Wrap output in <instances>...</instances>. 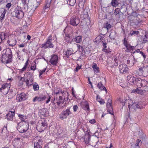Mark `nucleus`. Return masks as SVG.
Instances as JSON below:
<instances>
[{"instance_id":"22","label":"nucleus","mask_w":148,"mask_h":148,"mask_svg":"<svg viewBox=\"0 0 148 148\" xmlns=\"http://www.w3.org/2000/svg\"><path fill=\"white\" fill-rule=\"evenodd\" d=\"M136 62L134 56H132L130 57L129 59L127 60V63L129 64L130 66H133Z\"/></svg>"},{"instance_id":"8","label":"nucleus","mask_w":148,"mask_h":148,"mask_svg":"<svg viewBox=\"0 0 148 148\" xmlns=\"http://www.w3.org/2000/svg\"><path fill=\"white\" fill-rule=\"evenodd\" d=\"M10 87V83H5L1 86L0 88V91L2 92L4 95H6L8 93V90Z\"/></svg>"},{"instance_id":"26","label":"nucleus","mask_w":148,"mask_h":148,"mask_svg":"<svg viewBox=\"0 0 148 148\" xmlns=\"http://www.w3.org/2000/svg\"><path fill=\"white\" fill-rule=\"evenodd\" d=\"M7 42L10 46L13 47L16 45V41L15 40L12 39L10 40H8L7 41Z\"/></svg>"},{"instance_id":"40","label":"nucleus","mask_w":148,"mask_h":148,"mask_svg":"<svg viewBox=\"0 0 148 148\" xmlns=\"http://www.w3.org/2000/svg\"><path fill=\"white\" fill-rule=\"evenodd\" d=\"M136 52L137 53H139L142 55L143 56L144 58L145 59L146 57V55L144 54V53L142 51H141L139 49H138L136 50Z\"/></svg>"},{"instance_id":"29","label":"nucleus","mask_w":148,"mask_h":148,"mask_svg":"<svg viewBox=\"0 0 148 148\" xmlns=\"http://www.w3.org/2000/svg\"><path fill=\"white\" fill-rule=\"evenodd\" d=\"M66 41L69 43H71L73 41V39L70 36L69 34H66V37L65 38Z\"/></svg>"},{"instance_id":"21","label":"nucleus","mask_w":148,"mask_h":148,"mask_svg":"<svg viewBox=\"0 0 148 148\" xmlns=\"http://www.w3.org/2000/svg\"><path fill=\"white\" fill-rule=\"evenodd\" d=\"M123 44L124 46H125V47H126L128 50L129 51L132 50L134 49V47L131 46L130 44L128 43L127 39L125 38H124V39Z\"/></svg>"},{"instance_id":"6","label":"nucleus","mask_w":148,"mask_h":148,"mask_svg":"<svg viewBox=\"0 0 148 148\" xmlns=\"http://www.w3.org/2000/svg\"><path fill=\"white\" fill-rule=\"evenodd\" d=\"M138 73L139 75L144 77L147 76L148 75V66L146 65L139 68Z\"/></svg>"},{"instance_id":"2","label":"nucleus","mask_w":148,"mask_h":148,"mask_svg":"<svg viewBox=\"0 0 148 148\" xmlns=\"http://www.w3.org/2000/svg\"><path fill=\"white\" fill-rule=\"evenodd\" d=\"M127 103H128V107L130 110L131 109L133 111H135L137 109H141L143 107V106L142 105L141 102H136L134 103L132 101L130 100H126L124 103L123 106Z\"/></svg>"},{"instance_id":"63","label":"nucleus","mask_w":148,"mask_h":148,"mask_svg":"<svg viewBox=\"0 0 148 148\" xmlns=\"http://www.w3.org/2000/svg\"><path fill=\"white\" fill-rule=\"evenodd\" d=\"M18 116L21 119L23 120V119H24L23 117L24 116L23 115L18 114Z\"/></svg>"},{"instance_id":"35","label":"nucleus","mask_w":148,"mask_h":148,"mask_svg":"<svg viewBox=\"0 0 148 148\" xmlns=\"http://www.w3.org/2000/svg\"><path fill=\"white\" fill-rule=\"evenodd\" d=\"M111 4L113 7H116L118 5L119 3L117 0H112Z\"/></svg>"},{"instance_id":"3","label":"nucleus","mask_w":148,"mask_h":148,"mask_svg":"<svg viewBox=\"0 0 148 148\" xmlns=\"http://www.w3.org/2000/svg\"><path fill=\"white\" fill-rule=\"evenodd\" d=\"M29 124L26 122H22L18 123L17 129L21 133H24L26 132L29 129Z\"/></svg>"},{"instance_id":"20","label":"nucleus","mask_w":148,"mask_h":148,"mask_svg":"<svg viewBox=\"0 0 148 148\" xmlns=\"http://www.w3.org/2000/svg\"><path fill=\"white\" fill-rule=\"evenodd\" d=\"M15 14V16L19 19L22 18L24 16V13L22 10H16L13 12Z\"/></svg>"},{"instance_id":"51","label":"nucleus","mask_w":148,"mask_h":148,"mask_svg":"<svg viewBox=\"0 0 148 148\" xmlns=\"http://www.w3.org/2000/svg\"><path fill=\"white\" fill-rule=\"evenodd\" d=\"M102 51L107 53H110L111 51L110 49H103Z\"/></svg>"},{"instance_id":"32","label":"nucleus","mask_w":148,"mask_h":148,"mask_svg":"<svg viewBox=\"0 0 148 148\" xmlns=\"http://www.w3.org/2000/svg\"><path fill=\"white\" fill-rule=\"evenodd\" d=\"M51 0H47L46 2L44 8V10H46V9L49 8L51 3Z\"/></svg>"},{"instance_id":"18","label":"nucleus","mask_w":148,"mask_h":148,"mask_svg":"<svg viewBox=\"0 0 148 148\" xmlns=\"http://www.w3.org/2000/svg\"><path fill=\"white\" fill-rule=\"evenodd\" d=\"M138 79L137 85L138 86L144 87L146 86L148 84V82L144 79H142L139 77Z\"/></svg>"},{"instance_id":"19","label":"nucleus","mask_w":148,"mask_h":148,"mask_svg":"<svg viewBox=\"0 0 148 148\" xmlns=\"http://www.w3.org/2000/svg\"><path fill=\"white\" fill-rule=\"evenodd\" d=\"M22 140L20 138H15L13 142L14 145L15 147L18 148L20 146Z\"/></svg>"},{"instance_id":"12","label":"nucleus","mask_w":148,"mask_h":148,"mask_svg":"<svg viewBox=\"0 0 148 148\" xmlns=\"http://www.w3.org/2000/svg\"><path fill=\"white\" fill-rule=\"evenodd\" d=\"M79 20L77 17L73 16L70 20V24L73 26H77L79 23Z\"/></svg>"},{"instance_id":"25","label":"nucleus","mask_w":148,"mask_h":148,"mask_svg":"<svg viewBox=\"0 0 148 148\" xmlns=\"http://www.w3.org/2000/svg\"><path fill=\"white\" fill-rule=\"evenodd\" d=\"M33 82V77L30 75V77L26 81V84L28 86L31 85Z\"/></svg>"},{"instance_id":"4","label":"nucleus","mask_w":148,"mask_h":148,"mask_svg":"<svg viewBox=\"0 0 148 148\" xmlns=\"http://www.w3.org/2000/svg\"><path fill=\"white\" fill-rule=\"evenodd\" d=\"M54 94L55 95L54 100L57 101L56 103L57 105L59 106L60 104L63 103L64 100L61 96L63 94L61 90H59L57 92L55 91Z\"/></svg>"},{"instance_id":"59","label":"nucleus","mask_w":148,"mask_h":148,"mask_svg":"<svg viewBox=\"0 0 148 148\" xmlns=\"http://www.w3.org/2000/svg\"><path fill=\"white\" fill-rule=\"evenodd\" d=\"M81 66H77V67H76L75 69V71L76 72H77L78 70L80 69H81Z\"/></svg>"},{"instance_id":"14","label":"nucleus","mask_w":148,"mask_h":148,"mask_svg":"<svg viewBox=\"0 0 148 148\" xmlns=\"http://www.w3.org/2000/svg\"><path fill=\"white\" fill-rule=\"evenodd\" d=\"M47 123L45 121L42 122L41 124L37 125L36 128L40 132L43 131L47 126Z\"/></svg>"},{"instance_id":"31","label":"nucleus","mask_w":148,"mask_h":148,"mask_svg":"<svg viewBox=\"0 0 148 148\" xmlns=\"http://www.w3.org/2000/svg\"><path fill=\"white\" fill-rule=\"evenodd\" d=\"M72 51L71 49H67V51L64 54L66 56L67 58H69V56L72 54Z\"/></svg>"},{"instance_id":"10","label":"nucleus","mask_w":148,"mask_h":148,"mask_svg":"<svg viewBox=\"0 0 148 148\" xmlns=\"http://www.w3.org/2000/svg\"><path fill=\"white\" fill-rule=\"evenodd\" d=\"M91 136L89 134V132L88 130L85 132L84 136L82 137L81 139H83L86 145H89V142Z\"/></svg>"},{"instance_id":"28","label":"nucleus","mask_w":148,"mask_h":148,"mask_svg":"<svg viewBox=\"0 0 148 148\" xmlns=\"http://www.w3.org/2000/svg\"><path fill=\"white\" fill-rule=\"evenodd\" d=\"M73 41L77 43H80L82 41V37L81 36H75L73 39Z\"/></svg>"},{"instance_id":"44","label":"nucleus","mask_w":148,"mask_h":148,"mask_svg":"<svg viewBox=\"0 0 148 148\" xmlns=\"http://www.w3.org/2000/svg\"><path fill=\"white\" fill-rule=\"evenodd\" d=\"M36 4L34 5V6L36 8L40 5L41 1V0H36Z\"/></svg>"},{"instance_id":"34","label":"nucleus","mask_w":148,"mask_h":148,"mask_svg":"<svg viewBox=\"0 0 148 148\" xmlns=\"http://www.w3.org/2000/svg\"><path fill=\"white\" fill-rule=\"evenodd\" d=\"M134 23L136 25H138L143 22L142 20L140 19L138 17L136 18V19L134 20Z\"/></svg>"},{"instance_id":"45","label":"nucleus","mask_w":148,"mask_h":148,"mask_svg":"<svg viewBox=\"0 0 148 148\" xmlns=\"http://www.w3.org/2000/svg\"><path fill=\"white\" fill-rule=\"evenodd\" d=\"M7 128L6 127H4L2 130H1V133H0V134L2 135H4L5 134H4V133H5V132H7Z\"/></svg>"},{"instance_id":"27","label":"nucleus","mask_w":148,"mask_h":148,"mask_svg":"<svg viewBox=\"0 0 148 148\" xmlns=\"http://www.w3.org/2000/svg\"><path fill=\"white\" fill-rule=\"evenodd\" d=\"M39 113L42 115L46 116L48 114V112L46 109L43 108L40 109L39 112Z\"/></svg>"},{"instance_id":"1","label":"nucleus","mask_w":148,"mask_h":148,"mask_svg":"<svg viewBox=\"0 0 148 148\" xmlns=\"http://www.w3.org/2000/svg\"><path fill=\"white\" fill-rule=\"evenodd\" d=\"M3 53L1 57V60L4 64L10 63L12 60V54L11 49L7 48L3 51Z\"/></svg>"},{"instance_id":"50","label":"nucleus","mask_w":148,"mask_h":148,"mask_svg":"<svg viewBox=\"0 0 148 148\" xmlns=\"http://www.w3.org/2000/svg\"><path fill=\"white\" fill-rule=\"evenodd\" d=\"M139 33V32L138 31H134L133 32L130 33L131 35L132 36L134 34L137 35Z\"/></svg>"},{"instance_id":"46","label":"nucleus","mask_w":148,"mask_h":148,"mask_svg":"<svg viewBox=\"0 0 148 148\" xmlns=\"http://www.w3.org/2000/svg\"><path fill=\"white\" fill-rule=\"evenodd\" d=\"M148 39V36L147 35H145V37L143 38L142 43H145L147 41V39Z\"/></svg>"},{"instance_id":"36","label":"nucleus","mask_w":148,"mask_h":148,"mask_svg":"<svg viewBox=\"0 0 148 148\" xmlns=\"http://www.w3.org/2000/svg\"><path fill=\"white\" fill-rule=\"evenodd\" d=\"M97 100L101 104H103L105 103L104 100L100 98L98 95L97 96Z\"/></svg>"},{"instance_id":"7","label":"nucleus","mask_w":148,"mask_h":148,"mask_svg":"<svg viewBox=\"0 0 148 148\" xmlns=\"http://www.w3.org/2000/svg\"><path fill=\"white\" fill-rule=\"evenodd\" d=\"M51 37L52 36L51 35L49 36L46 43L42 45L41 46L42 48L46 49L53 47V45L51 42L52 41Z\"/></svg>"},{"instance_id":"62","label":"nucleus","mask_w":148,"mask_h":148,"mask_svg":"<svg viewBox=\"0 0 148 148\" xmlns=\"http://www.w3.org/2000/svg\"><path fill=\"white\" fill-rule=\"evenodd\" d=\"M27 67L24 66L23 68L20 70V71L22 72L25 70Z\"/></svg>"},{"instance_id":"24","label":"nucleus","mask_w":148,"mask_h":148,"mask_svg":"<svg viewBox=\"0 0 148 148\" xmlns=\"http://www.w3.org/2000/svg\"><path fill=\"white\" fill-rule=\"evenodd\" d=\"M14 115V113L12 111H10L6 115V118L8 120H12Z\"/></svg>"},{"instance_id":"17","label":"nucleus","mask_w":148,"mask_h":148,"mask_svg":"<svg viewBox=\"0 0 148 148\" xmlns=\"http://www.w3.org/2000/svg\"><path fill=\"white\" fill-rule=\"evenodd\" d=\"M108 111L111 114H113L112 107V100L111 99H108L106 104Z\"/></svg>"},{"instance_id":"41","label":"nucleus","mask_w":148,"mask_h":148,"mask_svg":"<svg viewBox=\"0 0 148 148\" xmlns=\"http://www.w3.org/2000/svg\"><path fill=\"white\" fill-rule=\"evenodd\" d=\"M120 12V10L119 8H116L114 11V14L116 16L119 15Z\"/></svg>"},{"instance_id":"37","label":"nucleus","mask_w":148,"mask_h":148,"mask_svg":"<svg viewBox=\"0 0 148 148\" xmlns=\"http://www.w3.org/2000/svg\"><path fill=\"white\" fill-rule=\"evenodd\" d=\"M68 4L71 6H73L76 3V0H67Z\"/></svg>"},{"instance_id":"47","label":"nucleus","mask_w":148,"mask_h":148,"mask_svg":"<svg viewBox=\"0 0 148 148\" xmlns=\"http://www.w3.org/2000/svg\"><path fill=\"white\" fill-rule=\"evenodd\" d=\"M112 25L110 24L107 23L105 25V27L107 28V30L109 29L111 27Z\"/></svg>"},{"instance_id":"60","label":"nucleus","mask_w":148,"mask_h":148,"mask_svg":"<svg viewBox=\"0 0 148 148\" xmlns=\"http://www.w3.org/2000/svg\"><path fill=\"white\" fill-rule=\"evenodd\" d=\"M21 1L23 5L26 4L27 0H21Z\"/></svg>"},{"instance_id":"53","label":"nucleus","mask_w":148,"mask_h":148,"mask_svg":"<svg viewBox=\"0 0 148 148\" xmlns=\"http://www.w3.org/2000/svg\"><path fill=\"white\" fill-rule=\"evenodd\" d=\"M102 45L104 47L103 49H106V43L104 41H103L102 42Z\"/></svg>"},{"instance_id":"23","label":"nucleus","mask_w":148,"mask_h":148,"mask_svg":"<svg viewBox=\"0 0 148 148\" xmlns=\"http://www.w3.org/2000/svg\"><path fill=\"white\" fill-rule=\"evenodd\" d=\"M6 36H7L6 32H0V43L3 42L5 39Z\"/></svg>"},{"instance_id":"39","label":"nucleus","mask_w":148,"mask_h":148,"mask_svg":"<svg viewBox=\"0 0 148 148\" xmlns=\"http://www.w3.org/2000/svg\"><path fill=\"white\" fill-rule=\"evenodd\" d=\"M34 148H42V147L37 142H34Z\"/></svg>"},{"instance_id":"49","label":"nucleus","mask_w":148,"mask_h":148,"mask_svg":"<svg viewBox=\"0 0 148 148\" xmlns=\"http://www.w3.org/2000/svg\"><path fill=\"white\" fill-rule=\"evenodd\" d=\"M46 68H45L42 70V71H40V74L39 75V77L40 78H41V75H42L43 73H44L45 71H46Z\"/></svg>"},{"instance_id":"54","label":"nucleus","mask_w":148,"mask_h":148,"mask_svg":"<svg viewBox=\"0 0 148 148\" xmlns=\"http://www.w3.org/2000/svg\"><path fill=\"white\" fill-rule=\"evenodd\" d=\"M63 132L62 128H60L58 129V133L59 134H60Z\"/></svg>"},{"instance_id":"61","label":"nucleus","mask_w":148,"mask_h":148,"mask_svg":"<svg viewBox=\"0 0 148 148\" xmlns=\"http://www.w3.org/2000/svg\"><path fill=\"white\" fill-rule=\"evenodd\" d=\"M26 46V44L25 43L21 44L18 45V46L20 47H24Z\"/></svg>"},{"instance_id":"13","label":"nucleus","mask_w":148,"mask_h":148,"mask_svg":"<svg viewBox=\"0 0 148 148\" xmlns=\"http://www.w3.org/2000/svg\"><path fill=\"white\" fill-rule=\"evenodd\" d=\"M120 72L122 73H125L128 72L129 69L125 64H122L119 66Z\"/></svg>"},{"instance_id":"5","label":"nucleus","mask_w":148,"mask_h":148,"mask_svg":"<svg viewBox=\"0 0 148 148\" xmlns=\"http://www.w3.org/2000/svg\"><path fill=\"white\" fill-rule=\"evenodd\" d=\"M51 98V97L50 96H47L44 95H40L39 97L36 96L33 99V101L35 102L37 101L39 102L42 101L46 99H47V100L46 101V103H48L50 101Z\"/></svg>"},{"instance_id":"38","label":"nucleus","mask_w":148,"mask_h":148,"mask_svg":"<svg viewBox=\"0 0 148 148\" xmlns=\"http://www.w3.org/2000/svg\"><path fill=\"white\" fill-rule=\"evenodd\" d=\"M33 88L34 91H36L39 89V86L36 82H35L33 84Z\"/></svg>"},{"instance_id":"33","label":"nucleus","mask_w":148,"mask_h":148,"mask_svg":"<svg viewBox=\"0 0 148 148\" xmlns=\"http://www.w3.org/2000/svg\"><path fill=\"white\" fill-rule=\"evenodd\" d=\"M92 67L93 68L95 72L97 73L99 72V68L97 67V65L96 64H94L92 65Z\"/></svg>"},{"instance_id":"55","label":"nucleus","mask_w":148,"mask_h":148,"mask_svg":"<svg viewBox=\"0 0 148 148\" xmlns=\"http://www.w3.org/2000/svg\"><path fill=\"white\" fill-rule=\"evenodd\" d=\"M9 94L8 95V99H11L12 97V91H10V92H9Z\"/></svg>"},{"instance_id":"43","label":"nucleus","mask_w":148,"mask_h":148,"mask_svg":"<svg viewBox=\"0 0 148 148\" xmlns=\"http://www.w3.org/2000/svg\"><path fill=\"white\" fill-rule=\"evenodd\" d=\"M84 110L86 111H89V105L87 103H86L84 106Z\"/></svg>"},{"instance_id":"57","label":"nucleus","mask_w":148,"mask_h":148,"mask_svg":"<svg viewBox=\"0 0 148 148\" xmlns=\"http://www.w3.org/2000/svg\"><path fill=\"white\" fill-rule=\"evenodd\" d=\"M11 4L10 3H8L6 5V7L8 9H9L11 6Z\"/></svg>"},{"instance_id":"64","label":"nucleus","mask_w":148,"mask_h":148,"mask_svg":"<svg viewBox=\"0 0 148 148\" xmlns=\"http://www.w3.org/2000/svg\"><path fill=\"white\" fill-rule=\"evenodd\" d=\"M95 122V121L94 119L91 120L89 122L92 124L94 123Z\"/></svg>"},{"instance_id":"56","label":"nucleus","mask_w":148,"mask_h":148,"mask_svg":"<svg viewBox=\"0 0 148 148\" xmlns=\"http://www.w3.org/2000/svg\"><path fill=\"white\" fill-rule=\"evenodd\" d=\"M78 108V107L77 105H75L73 107V110L74 112H76Z\"/></svg>"},{"instance_id":"30","label":"nucleus","mask_w":148,"mask_h":148,"mask_svg":"<svg viewBox=\"0 0 148 148\" xmlns=\"http://www.w3.org/2000/svg\"><path fill=\"white\" fill-rule=\"evenodd\" d=\"M97 86L98 88L100 90H105L106 92H107V90L106 88L103 85L102 83L99 82L98 83Z\"/></svg>"},{"instance_id":"58","label":"nucleus","mask_w":148,"mask_h":148,"mask_svg":"<svg viewBox=\"0 0 148 148\" xmlns=\"http://www.w3.org/2000/svg\"><path fill=\"white\" fill-rule=\"evenodd\" d=\"M138 90L137 89H134L132 91L131 93H137L138 92Z\"/></svg>"},{"instance_id":"9","label":"nucleus","mask_w":148,"mask_h":148,"mask_svg":"<svg viewBox=\"0 0 148 148\" xmlns=\"http://www.w3.org/2000/svg\"><path fill=\"white\" fill-rule=\"evenodd\" d=\"M139 78V77H137V76H128L127 77L128 83L131 85L136 84H137Z\"/></svg>"},{"instance_id":"48","label":"nucleus","mask_w":148,"mask_h":148,"mask_svg":"<svg viewBox=\"0 0 148 148\" xmlns=\"http://www.w3.org/2000/svg\"><path fill=\"white\" fill-rule=\"evenodd\" d=\"M77 45L78 49L79 50V51H83L84 48L82 46L78 45Z\"/></svg>"},{"instance_id":"16","label":"nucleus","mask_w":148,"mask_h":148,"mask_svg":"<svg viewBox=\"0 0 148 148\" xmlns=\"http://www.w3.org/2000/svg\"><path fill=\"white\" fill-rule=\"evenodd\" d=\"M26 99V95L24 93L18 94L16 96V100L18 101L21 102L25 100Z\"/></svg>"},{"instance_id":"42","label":"nucleus","mask_w":148,"mask_h":148,"mask_svg":"<svg viewBox=\"0 0 148 148\" xmlns=\"http://www.w3.org/2000/svg\"><path fill=\"white\" fill-rule=\"evenodd\" d=\"M6 13V11L5 10H4V11H3V12L2 13L0 18V20H2L4 18L5 14Z\"/></svg>"},{"instance_id":"52","label":"nucleus","mask_w":148,"mask_h":148,"mask_svg":"<svg viewBox=\"0 0 148 148\" xmlns=\"http://www.w3.org/2000/svg\"><path fill=\"white\" fill-rule=\"evenodd\" d=\"M36 65L35 64L34 66H32L31 67V69L33 71L35 70L36 69Z\"/></svg>"},{"instance_id":"11","label":"nucleus","mask_w":148,"mask_h":148,"mask_svg":"<svg viewBox=\"0 0 148 148\" xmlns=\"http://www.w3.org/2000/svg\"><path fill=\"white\" fill-rule=\"evenodd\" d=\"M71 114L70 109L68 108L62 111L60 115V118L62 120L66 119L67 116Z\"/></svg>"},{"instance_id":"15","label":"nucleus","mask_w":148,"mask_h":148,"mask_svg":"<svg viewBox=\"0 0 148 148\" xmlns=\"http://www.w3.org/2000/svg\"><path fill=\"white\" fill-rule=\"evenodd\" d=\"M58 57L57 55H53L51 56L50 62L53 66H56L58 62Z\"/></svg>"}]
</instances>
